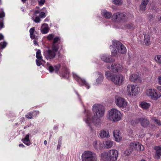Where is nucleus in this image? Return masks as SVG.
<instances>
[{"label":"nucleus","instance_id":"nucleus-1","mask_svg":"<svg viewBox=\"0 0 161 161\" xmlns=\"http://www.w3.org/2000/svg\"><path fill=\"white\" fill-rule=\"evenodd\" d=\"M92 111L95 117H91V114L88 113L87 114V119L86 122L90 126V124L93 123L96 125H98L100 123L99 118L103 116L105 110L104 107L101 105L95 104L92 107Z\"/></svg>","mask_w":161,"mask_h":161},{"label":"nucleus","instance_id":"nucleus-2","mask_svg":"<svg viewBox=\"0 0 161 161\" xmlns=\"http://www.w3.org/2000/svg\"><path fill=\"white\" fill-rule=\"evenodd\" d=\"M105 75L108 80H111L117 85H122L125 80V77L120 74L114 75L110 71H108L105 72Z\"/></svg>","mask_w":161,"mask_h":161},{"label":"nucleus","instance_id":"nucleus-3","mask_svg":"<svg viewBox=\"0 0 161 161\" xmlns=\"http://www.w3.org/2000/svg\"><path fill=\"white\" fill-rule=\"evenodd\" d=\"M121 114L118 110L113 108L110 110L108 114V119L114 122L118 121L121 119Z\"/></svg>","mask_w":161,"mask_h":161},{"label":"nucleus","instance_id":"nucleus-4","mask_svg":"<svg viewBox=\"0 0 161 161\" xmlns=\"http://www.w3.org/2000/svg\"><path fill=\"white\" fill-rule=\"evenodd\" d=\"M58 49L57 47L54 45L51 47V49L45 50L43 52V55L47 60L53 59L56 55V53Z\"/></svg>","mask_w":161,"mask_h":161},{"label":"nucleus","instance_id":"nucleus-5","mask_svg":"<svg viewBox=\"0 0 161 161\" xmlns=\"http://www.w3.org/2000/svg\"><path fill=\"white\" fill-rule=\"evenodd\" d=\"M82 161H96L97 156L96 154L92 152H84L81 156Z\"/></svg>","mask_w":161,"mask_h":161},{"label":"nucleus","instance_id":"nucleus-6","mask_svg":"<svg viewBox=\"0 0 161 161\" xmlns=\"http://www.w3.org/2000/svg\"><path fill=\"white\" fill-rule=\"evenodd\" d=\"M139 122L141 126L144 128L149 127L150 125L148 120L145 117H141L133 120L131 123L133 125L135 126Z\"/></svg>","mask_w":161,"mask_h":161},{"label":"nucleus","instance_id":"nucleus-7","mask_svg":"<svg viewBox=\"0 0 161 161\" xmlns=\"http://www.w3.org/2000/svg\"><path fill=\"white\" fill-rule=\"evenodd\" d=\"M146 95L150 97L153 100H157L161 97L160 92L154 89H149L147 90L146 92Z\"/></svg>","mask_w":161,"mask_h":161},{"label":"nucleus","instance_id":"nucleus-8","mask_svg":"<svg viewBox=\"0 0 161 161\" xmlns=\"http://www.w3.org/2000/svg\"><path fill=\"white\" fill-rule=\"evenodd\" d=\"M112 43L115 48L117 49L119 53L124 54L126 53V47L120 42L114 40L112 41Z\"/></svg>","mask_w":161,"mask_h":161},{"label":"nucleus","instance_id":"nucleus-9","mask_svg":"<svg viewBox=\"0 0 161 161\" xmlns=\"http://www.w3.org/2000/svg\"><path fill=\"white\" fill-rule=\"evenodd\" d=\"M126 90L128 94L132 96H135L138 94L137 87L133 84H129L127 86Z\"/></svg>","mask_w":161,"mask_h":161},{"label":"nucleus","instance_id":"nucleus-10","mask_svg":"<svg viewBox=\"0 0 161 161\" xmlns=\"http://www.w3.org/2000/svg\"><path fill=\"white\" fill-rule=\"evenodd\" d=\"M114 100L116 104L119 108H124L127 106V102L122 97H115Z\"/></svg>","mask_w":161,"mask_h":161},{"label":"nucleus","instance_id":"nucleus-11","mask_svg":"<svg viewBox=\"0 0 161 161\" xmlns=\"http://www.w3.org/2000/svg\"><path fill=\"white\" fill-rule=\"evenodd\" d=\"M127 19V16L123 13L117 12L114 13L112 15V19L115 21H124Z\"/></svg>","mask_w":161,"mask_h":161},{"label":"nucleus","instance_id":"nucleus-12","mask_svg":"<svg viewBox=\"0 0 161 161\" xmlns=\"http://www.w3.org/2000/svg\"><path fill=\"white\" fill-rule=\"evenodd\" d=\"M73 76L74 78L78 82L80 85L85 86L87 89H88L90 88L89 84L84 79L81 78L75 74H73Z\"/></svg>","mask_w":161,"mask_h":161},{"label":"nucleus","instance_id":"nucleus-13","mask_svg":"<svg viewBox=\"0 0 161 161\" xmlns=\"http://www.w3.org/2000/svg\"><path fill=\"white\" fill-rule=\"evenodd\" d=\"M109 161H115L118 157V152L116 150L111 149L108 152Z\"/></svg>","mask_w":161,"mask_h":161},{"label":"nucleus","instance_id":"nucleus-14","mask_svg":"<svg viewBox=\"0 0 161 161\" xmlns=\"http://www.w3.org/2000/svg\"><path fill=\"white\" fill-rule=\"evenodd\" d=\"M154 149L155 151L153 155L154 158L156 159H159L161 156V147L159 146H155Z\"/></svg>","mask_w":161,"mask_h":161},{"label":"nucleus","instance_id":"nucleus-15","mask_svg":"<svg viewBox=\"0 0 161 161\" xmlns=\"http://www.w3.org/2000/svg\"><path fill=\"white\" fill-rule=\"evenodd\" d=\"M99 136L102 139L108 138L110 136L109 131L107 129L101 130L99 133Z\"/></svg>","mask_w":161,"mask_h":161},{"label":"nucleus","instance_id":"nucleus-16","mask_svg":"<svg viewBox=\"0 0 161 161\" xmlns=\"http://www.w3.org/2000/svg\"><path fill=\"white\" fill-rule=\"evenodd\" d=\"M111 70L114 72H120L122 69V67L119 64H114L111 65Z\"/></svg>","mask_w":161,"mask_h":161},{"label":"nucleus","instance_id":"nucleus-17","mask_svg":"<svg viewBox=\"0 0 161 161\" xmlns=\"http://www.w3.org/2000/svg\"><path fill=\"white\" fill-rule=\"evenodd\" d=\"M113 135L115 138V141L119 142L121 139L120 131L119 130H116L113 131Z\"/></svg>","mask_w":161,"mask_h":161},{"label":"nucleus","instance_id":"nucleus-18","mask_svg":"<svg viewBox=\"0 0 161 161\" xmlns=\"http://www.w3.org/2000/svg\"><path fill=\"white\" fill-rule=\"evenodd\" d=\"M129 79L131 81L134 82H140L141 81L139 76L136 74H133L131 75L130 76Z\"/></svg>","mask_w":161,"mask_h":161},{"label":"nucleus","instance_id":"nucleus-19","mask_svg":"<svg viewBox=\"0 0 161 161\" xmlns=\"http://www.w3.org/2000/svg\"><path fill=\"white\" fill-rule=\"evenodd\" d=\"M60 42V39L59 37H54L53 39V41L52 44V47L54 45L56 47H57L58 49L59 48V43Z\"/></svg>","mask_w":161,"mask_h":161},{"label":"nucleus","instance_id":"nucleus-20","mask_svg":"<svg viewBox=\"0 0 161 161\" xmlns=\"http://www.w3.org/2000/svg\"><path fill=\"white\" fill-rule=\"evenodd\" d=\"M62 73L61 74V75L63 77L65 78H67L69 77V72L67 68L64 67L62 69Z\"/></svg>","mask_w":161,"mask_h":161},{"label":"nucleus","instance_id":"nucleus-21","mask_svg":"<svg viewBox=\"0 0 161 161\" xmlns=\"http://www.w3.org/2000/svg\"><path fill=\"white\" fill-rule=\"evenodd\" d=\"M5 16L4 12L3 11L0 12V28L1 29L4 26L3 21Z\"/></svg>","mask_w":161,"mask_h":161},{"label":"nucleus","instance_id":"nucleus-22","mask_svg":"<svg viewBox=\"0 0 161 161\" xmlns=\"http://www.w3.org/2000/svg\"><path fill=\"white\" fill-rule=\"evenodd\" d=\"M102 14L103 16L106 19H109L111 17H112V13L106 10H103L102 11Z\"/></svg>","mask_w":161,"mask_h":161},{"label":"nucleus","instance_id":"nucleus-23","mask_svg":"<svg viewBox=\"0 0 161 161\" xmlns=\"http://www.w3.org/2000/svg\"><path fill=\"white\" fill-rule=\"evenodd\" d=\"M101 157L103 161H109L108 152L107 153L104 152L102 153L101 154Z\"/></svg>","mask_w":161,"mask_h":161},{"label":"nucleus","instance_id":"nucleus-24","mask_svg":"<svg viewBox=\"0 0 161 161\" xmlns=\"http://www.w3.org/2000/svg\"><path fill=\"white\" fill-rule=\"evenodd\" d=\"M149 0H142L141 4L140 6V9L142 10H144L147 5Z\"/></svg>","mask_w":161,"mask_h":161},{"label":"nucleus","instance_id":"nucleus-25","mask_svg":"<svg viewBox=\"0 0 161 161\" xmlns=\"http://www.w3.org/2000/svg\"><path fill=\"white\" fill-rule=\"evenodd\" d=\"M22 142L27 146H29L31 144V143L29 139V135L27 134L26 135L25 137L22 140Z\"/></svg>","mask_w":161,"mask_h":161},{"label":"nucleus","instance_id":"nucleus-26","mask_svg":"<svg viewBox=\"0 0 161 161\" xmlns=\"http://www.w3.org/2000/svg\"><path fill=\"white\" fill-rule=\"evenodd\" d=\"M93 145L95 149H98L101 147L102 144L99 141L95 140L93 143Z\"/></svg>","mask_w":161,"mask_h":161},{"label":"nucleus","instance_id":"nucleus-27","mask_svg":"<svg viewBox=\"0 0 161 161\" xmlns=\"http://www.w3.org/2000/svg\"><path fill=\"white\" fill-rule=\"evenodd\" d=\"M140 107L143 109H147L150 107V105L149 103L145 102H142L140 103Z\"/></svg>","mask_w":161,"mask_h":161},{"label":"nucleus","instance_id":"nucleus-28","mask_svg":"<svg viewBox=\"0 0 161 161\" xmlns=\"http://www.w3.org/2000/svg\"><path fill=\"white\" fill-rule=\"evenodd\" d=\"M30 33V37L32 39H34L35 38L36 35L34 34V33L36 32L35 30V28L33 27L31 28L29 31Z\"/></svg>","mask_w":161,"mask_h":161},{"label":"nucleus","instance_id":"nucleus-29","mask_svg":"<svg viewBox=\"0 0 161 161\" xmlns=\"http://www.w3.org/2000/svg\"><path fill=\"white\" fill-rule=\"evenodd\" d=\"M104 144L106 148H109L112 146L113 142L110 140H107L104 142Z\"/></svg>","mask_w":161,"mask_h":161},{"label":"nucleus","instance_id":"nucleus-30","mask_svg":"<svg viewBox=\"0 0 161 161\" xmlns=\"http://www.w3.org/2000/svg\"><path fill=\"white\" fill-rule=\"evenodd\" d=\"M101 58L103 61L109 63L111 61L109 56L107 54H104L102 55Z\"/></svg>","mask_w":161,"mask_h":161},{"label":"nucleus","instance_id":"nucleus-31","mask_svg":"<svg viewBox=\"0 0 161 161\" xmlns=\"http://www.w3.org/2000/svg\"><path fill=\"white\" fill-rule=\"evenodd\" d=\"M138 144V142H131L130 144V147L132 149L133 151L134 150H136Z\"/></svg>","mask_w":161,"mask_h":161},{"label":"nucleus","instance_id":"nucleus-32","mask_svg":"<svg viewBox=\"0 0 161 161\" xmlns=\"http://www.w3.org/2000/svg\"><path fill=\"white\" fill-rule=\"evenodd\" d=\"M41 31L42 34H46L49 31V28L47 25L42 26L41 27Z\"/></svg>","mask_w":161,"mask_h":161},{"label":"nucleus","instance_id":"nucleus-33","mask_svg":"<svg viewBox=\"0 0 161 161\" xmlns=\"http://www.w3.org/2000/svg\"><path fill=\"white\" fill-rule=\"evenodd\" d=\"M150 37L148 35H144V42L145 44L148 46L150 44Z\"/></svg>","mask_w":161,"mask_h":161},{"label":"nucleus","instance_id":"nucleus-34","mask_svg":"<svg viewBox=\"0 0 161 161\" xmlns=\"http://www.w3.org/2000/svg\"><path fill=\"white\" fill-rule=\"evenodd\" d=\"M99 76L97 79L96 82L97 84L101 83L103 81V75L100 73H98Z\"/></svg>","mask_w":161,"mask_h":161},{"label":"nucleus","instance_id":"nucleus-35","mask_svg":"<svg viewBox=\"0 0 161 161\" xmlns=\"http://www.w3.org/2000/svg\"><path fill=\"white\" fill-rule=\"evenodd\" d=\"M36 57L39 60H42V57L41 54V51L40 49L38 50L37 51Z\"/></svg>","mask_w":161,"mask_h":161},{"label":"nucleus","instance_id":"nucleus-36","mask_svg":"<svg viewBox=\"0 0 161 161\" xmlns=\"http://www.w3.org/2000/svg\"><path fill=\"white\" fill-rule=\"evenodd\" d=\"M7 45V43L5 41L0 42V50H3L5 48Z\"/></svg>","mask_w":161,"mask_h":161},{"label":"nucleus","instance_id":"nucleus-37","mask_svg":"<svg viewBox=\"0 0 161 161\" xmlns=\"http://www.w3.org/2000/svg\"><path fill=\"white\" fill-rule=\"evenodd\" d=\"M133 150L132 149H131L130 147L127 149L124 152V154L126 156H129L132 152Z\"/></svg>","mask_w":161,"mask_h":161},{"label":"nucleus","instance_id":"nucleus-38","mask_svg":"<svg viewBox=\"0 0 161 161\" xmlns=\"http://www.w3.org/2000/svg\"><path fill=\"white\" fill-rule=\"evenodd\" d=\"M112 3L116 5H120L122 4V0H112Z\"/></svg>","mask_w":161,"mask_h":161},{"label":"nucleus","instance_id":"nucleus-39","mask_svg":"<svg viewBox=\"0 0 161 161\" xmlns=\"http://www.w3.org/2000/svg\"><path fill=\"white\" fill-rule=\"evenodd\" d=\"M62 136L59 137L58 138V143L57 148V149L59 150L60 148L62 145Z\"/></svg>","mask_w":161,"mask_h":161},{"label":"nucleus","instance_id":"nucleus-40","mask_svg":"<svg viewBox=\"0 0 161 161\" xmlns=\"http://www.w3.org/2000/svg\"><path fill=\"white\" fill-rule=\"evenodd\" d=\"M155 59L157 63L161 64V55H157L155 57Z\"/></svg>","mask_w":161,"mask_h":161},{"label":"nucleus","instance_id":"nucleus-41","mask_svg":"<svg viewBox=\"0 0 161 161\" xmlns=\"http://www.w3.org/2000/svg\"><path fill=\"white\" fill-rule=\"evenodd\" d=\"M33 113L32 112H30L27 114L25 115V117L28 119H31L33 117Z\"/></svg>","mask_w":161,"mask_h":161},{"label":"nucleus","instance_id":"nucleus-42","mask_svg":"<svg viewBox=\"0 0 161 161\" xmlns=\"http://www.w3.org/2000/svg\"><path fill=\"white\" fill-rule=\"evenodd\" d=\"M55 35L53 34H51L48 35L47 36V39L50 41L53 40L54 38Z\"/></svg>","mask_w":161,"mask_h":161},{"label":"nucleus","instance_id":"nucleus-43","mask_svg":"<svg viewBox=\"0 0 161 161\" xmlns=\"http://www.w3.org/2000/svg\"><path fill=\"white\" fill-rule=\"evenodd\" d=\"M144 149V147L143 146L139 143L138 142V144L137 147V149L136 150L139 151H142Z\"/></svg>","mask_w":161,"mask_h":161},{"label":"nucleus","instance_id":"nucleus-44","mask_svg":"<svg viewBox=\"0 0 161 161\" xmlns=\"http://www.w3.org/2000/svg\"><path fill=\"white\" fill-rule=\"evenodd\" d=\"M61 65L60 64H57L54 66V68L55 72L57 73L60 69Z\"/></svg>","mask_w":161,"mask_h":161},{"label":"nucleus","instance_id":"nucleus-45","mask_svg":"<svg viewBox=\"0 0 161 161\" xmlns=\"http://www.w3.org/2000/svg\"><path fill=\"white\" fill-rule=\"evenodd\" d=\"M152 119L158 125H161V122L159 120L153 117Z\"/></svg>","mask_w":161,"mask_h":161},{"label":"nucleus","instance_id":"nucleus-46","mask_svg":"<svg viewBox=\"0 0 161 161\" xmlns=\"http://www.w3.org/2000/svg\"><path fill=\"white\" fill-rule=\"evenodd\" d=\"M112 55L114 56H116L117 55V52L116 50L113 49V50H111Z\"/></svg>","mask_w":161,"mask_h":161},{"label":"nucleus","instance_id":"nucleus-47","mask_svg":"<svg viewBox=\"0 0 161 161\" xmlns=\"http://www.w3.org/2000/svg\"><path fill=\"white\" fill-rule=\"evenodd\" d=\"M39 17L40 18H44L46 16V15H45V13L43 12H41L39 15Z\"/></svg>","mask_w":161,"mask_h":161},{"label":"nucleus","instance_id":"nucleus-48","mask_svg":"<svg viewBox=\"0 0 161 161\" xmlns=\"http://www.w3.org/2000/svg\"><path fill=\"white\" fill-rule=\"evenodd\" d=\"M41 20L40 18L39 17L36 16L34 19V21L36 23H39Z\"/></svg>","mask_w":161,"mask_h":161},{"label":"nucleus","instance_id":"nucleus-49","mask_svg":"<svg viewBox=\"0 0 161 161\" xmlns=\"http://www.w3.org/2000/svg\"><path fill=\"white\" fill-rule=\"evenodd\" d=\"M127 27L128 29H132L133 27V25L132 23H128L127 25Z\"/></svg>","mask_w":161,"mask_h":161},{"label":"nucleus","instance_id":"nucleus-50","mask_svg":"<svg viewBox=\"0 0 161 161\" xmlns=\"http://www.w3.org/2000/svg\"><path fill=\"white\" fill-rule=\"evenodd\" d=\"M36 63L37 66H39L42 64L41 61L38 59H36Z\"/></svg>","mask_w":161,"mask_h":161},{"label":"nucleus","instance_id":"nucleus-51","mask_svg":"<svg viewBox=\"0 0 161 161\" xmlns=\"http://www.w3.org/2000/svg\"><path fill=\"white\" fill-rule=\"evenodd\" d=\"M33 113V114H34V116H36L37 115H38L39 114V112L38 111H35L32 112Z\"/></svg>","mask_w":161,"mask_h":161},{"label":"nucleus","instance_id":"nucleus-52","mask_svg":"<svg viewBox=\"0 0 161 161\" xmlns=\"http://www.w3.org/2000/svg\"><path fill=\"white\" fill-rule=\"evenodd\" d=\"M49 70L50 72H52L54 70V67L51 65H50L49 67Z\"/></svg>","mask_w":161,"mask_h":161},{"label":"nucleus","instance_id":"nucleus-53","mask_svg":"<svg viewBox=\"0 0 161 161\" xmlns=\"http://www.w3.org/2000/svg\"><path fill=\"white\" fill-rule=\"evenodd\" d=\"M45 2V0H41L39 2V4L40 5H43Z\"/></svg>","mask_w":161,"mask_h":161},{"label":"nucleus","instance_id":"nucleus-54","mask_svg":"<svg viewBox=\"0 0 161 161\" xmlns=\"http://www.w3.org/2000/svg\"><path fill=\"white\" fill-rule=\"evenodd\" d=\"M157 79L158 83L161 85V76H158Z\"/></svg>","mask_w":161,"mask_h":161},{"label":"nucleus","instance_id":"nucleus-55","mask_svg":"<svg viewBox=\"0 0 161 161\" xmlns=\"http://www.w3.org/2000/svg\"><path fill=\"white\" fill-rule=\"evenodd\" d=\"M4 37L1 34H0V41L4 39Z\"/></svg>","mask_w":161,"mask_h":161},{"label":"nucleus","instance_id":"nucleus-56","mask_svg":"<svg viewBox=\"0 0 161 161\" xmlns=\"http://www.w3.org/2000/svg\"><path fill=\"white\" fill-rule=\"evenodd\" d=\"M153 18V16L152 15H150L148 17V18L149 20H151Z\"/></svg>","mask_w":161,"mask_h":161},{"label":"nucleus","instance_id":"nucleus-57","mask_svg":"<svg viewBox=\"0 0 161 161\" xmlns=\"http://www.w3.org/2000/svg\"><path fill=\"white\" fill-rule=\"evenodd\" d=\"M34 44L35 45H38V43L37 41L36 40H34L33 41Z\"/></svg>","mask_w":161,"mask_h":161},{"label":"nucleus","instance_id":"nucleus-58","mask_svg":"<svg viewBox=\"0 0 161 161\" xmlns=\"http://www.w3.org/2000/svg\"><path fill=\"white\" fill-rule=\"evenodd\" d=\"M40 13V12L38 10H36L35 11L34 14H39Z\"/></svg>","mask_w":161,"mask_h":161},{"label":"nucleus","instance_id":"nucleus-59","mask_svg":"<svg viewBox=\"0 0 161 161\" xmlns=\"http://www.w3.org/2000/svg\"><path fill=\"white\" fill-rule=\"evenodd\" d=\"M157 89L161 92V86H158Z\"/></svg>","mask_w":161,"mask_h":161},{"label":"nucleus","instance_id":"nucleus-60","mask_svg":"<svg viewBox=\"0 0 161 161\" xmlns=\"http://www.w3.org/2000/svg\"><path fill=\"white\" fill-rule=\"evenodd\" d=\"M19 147H25V146L22 144H20L19 145Z\"/></svg>","mask_w":161,"mask_h":161},{"label":"nucleus","instance_id":"nucleus-61","mask_svg":"<svg viewBox=\"0 0 161 161\" xmlns=\"http://www.w3.org/2000/svg\"><path fill=\"white\" fill-rule=\"evenodd\" d=\"M107 67L108 69L111 70V66L108 65V66H107Z\"/></svg>","mask_w":161,"mask_h":161},{"label":"nucleus","instance_id":"nucleus-62","mask_svg":"<svg viewBox=\"0 0 161 161\" xmlns=\"http://www.w3.org/2000/svg\"><path fill=\"white\" fill-rule=\"evenodd\" d=\"M58 128V127L57 126H55L53 127V129L54 130H56Z\"/></svg>","mask_w":161,"mask_h":161},{"label":"nucleus","instance_id":"nucleus-63","mask_svg":"<svg viewBox=\"0 0 161 161\" xmlns=\"http://www.w3.org/2000/svg\"><path fill=\"white\" fill-rule=\"evenodd\" d=\"M44 144L45 145H46L47 144V142L46 140H45L44 141Z\"/></svg>","mask_w":161,"mask_h":161},{"label":"nucleus","instance_id":"nucleus-64","mask_svg":"<svg viewBox=\"0 0 161 161\" xmlns=\"http://www.w3.org/2000/svg\"><path fill=\"white\" fill-rule=\"evenodd\" d=\"M158 20L159 21H161V16L159 17V18H158Z\"/></svg>","mask_w":161,"mask_h":161}]
</instances>
